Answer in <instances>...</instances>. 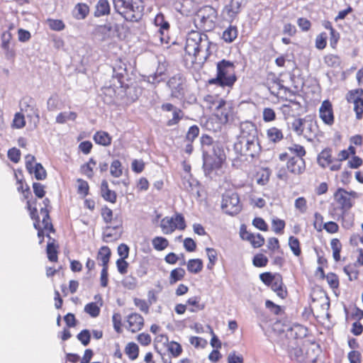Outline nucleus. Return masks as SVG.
<instances>
[{
	"label": "nucleus",
	"mask_w": 363,
	"mask_h": 363,
	"mask_svg": "<svg viewBox=\"0 0 363 363\" xmlns=\"http://www.w3.org/2000/svg\"><path fill=\"white\" fill-rule=\"evenodd\" d=\"M234 150L240 156L254 158L261 152L258 140L257 129L255 125L249 121L240 124V134L234 144Z\"/></svg>",
	"instance_id": "1"
},
{
	"label": "nucleus",
	"mask_w": 363,
	"mask_h": 363,
	"mask_svg": "<svg viewBox=\"0 0 363 363\" xmlns=\"http://www.w3.org/2000/svg\"><path fill=\"white\" fill-rule=\"evenodd\" d=\"M211 45L207 35L192 30L187 35L184 50L187 55L193 57L192 62L202 64L211 55Z\"/></svg>",
	"instance_id": "2"
},
{
	"label": "nucleus",
	"mask_w": 363,
	"mask_h": 363,
	"mask_svg": "<svg viewBox=\"0 0 363 363\" xmlns=\"http://www.w3.org/2000/svg\"><path fill=\"white\" fill-rule=\"evenodd\" d=\"M285 328H283L281 322H276L273 325L272 330L274 333L279 332L277 337L274 341L288 352L298 346V333L301 330V328L298 325Z\"/></svg>",
	"instance_id": "3"
},
{
	"label": "nucleus",
	"mask_w": 363,
	"mask_h": 363,
	"mask_svg": "<svg viewBox=\"0 0 363 363\" xmlns=\"http://www.w3.org/2000/svg\"><path fill=\"white\" fill-rule=\"evenodd\" d=\"M236 81L234 64L228 60H223L217 63V76L209 81L210 84L220 86H232Z\"/></svg>",
	"instance_id": "4"
},
{
	"label": "nucleus",
	"mask_w": 363,
	"mask_h": 363,
	"mask_svg": "<svg viewBox=\"0 0 363 363\" xmlns=\"http://www.w3.org/2000/svg\"><path fill=\"white\" fill-rule=\"evenodd\" d=\"M115 10L130 21H138L142 16L143 8L132 0H113Z\"/></svg>",
	"instance_id": "5"
},
{
	"label": "nucleus",
	"mask_w": 363,
	"mask_h": 363,
	"mask_svg": "<svg viewBox=\"0 0 363 363\" xmlns=\"http://www.w3.org/2000/svg\"><path fill=\"white\" fill-rule=\"evenodd\" d=\"M218 11L211 6H204L197 11L195 22L206 30H212L216 23Z\"/></svg>",
	"instance_id": "6"
},
{
	"label": "nucleus",
	"mask_w": 363,
	"mask_h": 363,
	"mask_svg": "<svg viewBox=\"0 0 363 363\" xmlns=\"http://www.w3.org/2000/svg\"><path fill=\"white\" fill-rule=\"evenodd\" d=\"M203 167L205 170L211 171L213 169H219L222 163L225 160V154L223 146L218 142L211 147L208 157H204Z\"/></svg>",
	"instance_id": "7"
},
{
	"label": "nucleus",
	"mask_w": 363,
	"mask_h": 363,
	"mask_svg": "<svg viewBox=\"0 0 363 363\" xmlns=\"http://www.w3.org/2000/svg\"><path fill=\"white\" fill-rule=\"evenodd\" d=\"M221 208L230 216L238 214L242 208L238 194L231 191H226L223 195Z\"/></svg>",
	"instance_id": "8"
},
{
	"label": "nucleus",
	"mask_w": 363,
	"mask_h": 363,
	"mask_svg": "<svg viewBox=\"0 0 363 363\" xmlns=\"http://www.w3.org/2000/svg\"><path fill=\"white\" fill-rule=\"evenodd\" d=\"M160 227L164 234H171L177 228L184 230L186 227L184 218L180 213H176L174 217L166 216L162 219Z\"/></svg>",
	"instance_id": "9"
},
{
	"label": "nucleus",
	"mask_w": 363,
	"mask_h": 363,
	"mask_svg": "<svg viewBox=\"0 0 363 363\" xmlns=\"http://www.w3.org/2000/svg\"><path fill=\"white\" fill-rule=\"evenodd\" d=\"M185 78L181 74L172 77L167 83L171 90V96L174 98L182 97L184 94Z\"/></svg>",
	"instance_id": "10"
},
{
	"label": "nucleus",
	"mask_w": 363,
	"mask_h": 363,
	"mask_svg": "<svg viewBox=\"0 0 363 363\" xmlns=\"http://www.w3.org/2000/svg\"><path fill=\"white\" fill-rule=\"evenodd\" d=\"M363 89H359L350 91L347 96L348 102L354 104V111L356 113V118L362 119L363 113Z\"/></svg>",
	"instance_id": "11"
},
{
	"label": "nucleus",
	"mask_w": 363,
	"mask_h": 363,
	"mask_svg": "<svg viewBox=\"0 0 363 363\" xmlns=\"http://www.w3.org/2000/svg\"><path fill=\"white\" fill-rule=\"evenodd\" d=\"M161 109L163 111H172V118L167 122V126H173L179 123V122L184 117V112L178 107L174 106L170 103H165L161 106Z\"/></svg>",
	"instance_id": "12"
},
{
	"label": "nucleus",
	"mask_w": 363,
	"mask_h": 363,
	"mask_svg": "<svg viewBox=\"0 0 363 363\" xmlns=\"http://www.w3.org/2000/svg\"><path fill=\"white\" fill-rule=\"evenodd\" d=\"M319 116L325 124L332 125L333 123L334 116L333 108L329 101L325 100L322 103L319 108Z\"/></svg>",
	"instance_id": "13"
},
{
	"label": "nucleus",
	"mask_w": 363,
	"mask_h": 363,
	"mask_svg": "<svg viewBox=\"0 0 363 363\" xmlns=\"http://www.w3.org/2000/svg\"><path fill=\"white\" fill-rule=\"evenodd\" d=\"M287 169L294 174H302L306 169L305 161L301 157H292L286 164Z\"/></svg>",
	"instance_id": "14"
},
{
	"label": "nucleus",
	"mask_w": 363,
	"mask_h": 363,
	"mask_svg": "<svg viewBox=\"0 0 363 363\" xmlns=\"http://www.w3.org/2000/svg\"><path fill=\"white\" fill-rule=\"evenodd\" d=\"M242 0H231L229 4L224 7L223 13L232 21L241 11Z\"/></svg>",
	"instance_id": "15"
},
{
	"label": "nucleus",
	"mask_w": 363,
	"mask_h": 363,
	"mask_svg": "<svg viewBox=\"0 0 363 363\" xmlns=\"http://www.w3.org/2000/svg\"><path fill=\"white\" fill-rule=\"evenodd\" d=\"M128 329L132 333H135L141 330L144 324V319L142 315L134 313L128 316Z\"/></svg>",
	"instance_id": "16"
},
{
	"label": "nucleus",
	"mask_w": 363,
	"mask_h": 363,
	"mask_svg": "<svg viewBox=\"0 0 363 363\" xmlns=\"http://www.w3.org/2000/svg\"><path fill=\"white\" fill-rule=\"evenodd\" d=\"M204 103L208 109L214 111H220L225 106V101L218 96H206L204 98Z\"/></svg>",
	"instance_id": "17"
},
{
	"label": "nucleus",
	"mask_w": 363,
	"mask_h": 363,
	"mask_svg": "<svg viewBox=\"0 0 363 363\" xmlns=\"http://www.w3.org/2000/svg\"><path fill=\"white\" fill-rule=\"evenodd\" d=\"M122 231L119 226H106L103 232V240L106 242L117 240L121 236Z\"/></svg>",
	"instance_id": "18"
},
{
	"label": "nucleus",
	"mask_w": 363,
	"mask_h": 363,
	"mask_svg": "<svg viewBox=\"0 0 363 363\" xmlns=\"http://www.w3.org/2000/svg\"><path fill=\"white\" fill-rule=\"evenodd\" d=\"M11 34L8 31L3 33L1 35V48L5 51L7 58H12L15 56V52L11 47Z\"/></svg>",
	"instance_id": "19"
},
{
	"label": "nucleus",
	"mask_w": 363,
	"mask_h": 363,
	"mask_svg": "<svg viewBox=\"0 0 363 363\" xmlns=\"http://www.w3.org/2000/svg\"><path fill=\"white\" fill-rule=\"evenodd\" d=\"M337 201L342 206V208L348 209L352 207V203L349 194L342 189H339L335 194Z\"/></svg>",
	"instance_id": "20"
},
{
	"label": "nucleus",
	"mask_w": 363,
	"mask_h": 363,
	"mask_svg": "<svg viewBox=\"0 0 363 363\" xmlns=\"http://www.w3.org/2000/svg\"><path fill=\"white\" fill-rule=\"evenodd\" d=\"M272 289L277 293V296L284 298L286 295V291L284 289L282 277L280 274L274 275V279L270 284Z\"/></svg>",
	"instance_id": "21"
},
{
	"label": "nucleus",
	"mask_w": 363,
	"mask_h": 363,
	"mask_svg": "<svg viewBox=\"0 0 363 363\" xmlns=\"http://www.w3.org/2000/svg\"><path fill=\"white\" fill-rule=\"evenodd\" d=\"M201 150L203 152V158L206 156L208 157L211 147L216 144V142L213 141V138L208 135H203L200 138Z\"/></svg>",
	"instance_id": "22"
},
{
	"label": "nucleus",
	"mask_w": 363,
	"mask_h": 363,
	"mask_svg": "<svg viewBox=\"0 0 363 363\" xmlns=\"http://www.w3.org/2000/svg\"><path fill=\"white\" fill-rule=\"evenodd\" d=\"M317 160L318 163L322 167L325 168L326 167H330V165L333 162L331 155V150L328 148L323 150L318 155Z\"/></svg>",
	"instance_id": "23"
},
{
	"label": "nucleus",
	"mask_w": 363,
	"mask_h": 363,
	"mask_svg": "<svg viewBox=\"0 0 363 363\" xmlns=\"http://www.w3.org/2000/svg\"><path fill=\"white\" fill-rule=\"evenodd\" d=\"M167 66L164 63L160 64L155 73L148 77V82L152 84H157L164 79L163 76L165 75Z\"/></svg>",
	"instance_id": "24"
},
{
	"label": "nucleus",
	"mask_w": 363,
	"mask_h": 363,
	"mask_svg": "<svg viewBox=\"0 0 363 363\" xmlns=\"http://www.w3.org/2000/svg\"><path fill=\"white\" fill-rule=\"evenodd\" d=\"M101 192L102 197L111 203H114L116 201V194L115 191L108 189V182L106 180L102 181L101 185Z\"/></svg>",
	"instance_id": "25"
},
{
	"label": "nucleus",
	"mask_w": 363,
	"mask_h": 363,
	"mask_svg": "<svg viewBox=\"0 0 363 363\" xmlns=\"http://www.w3.org/2000/svg\"><path fill=\"white\" fill-rule=\"evenodd\" d=\"M89 13V8L86 4L78 3L73 10V16L77 20L84 19Z\"/></svg>",
	"instance_id": "26"
},
{
	"label": "nucleus",
	"mask_w": 363,
	"mask_h": 363,
	"mask_svg": "<svg viewBox=\"0 0 363 363\" xmlns=\"http://www.w3.org/2000/svg\"><path fill=\"white\" fill-rule=\"evenodd\" d=\"M94 140L99 145L108 146L111 144L112 138L108 133L101 130L94 134Z\"/></svg>",
	"instance_id": "27"
},
{
	"label": "nucleus",
	"mask_w": 363,
	"mask_h": 363,
	"mask_svg": "<svg viewBox=\"0 0 363 363\" xmlns=\"http://www.w3.org/2000/svg\"><path fill=\"white\" fill-rule=\"evenodd\" d=\"M110 12V5L108 0H99L96 6L95 16H101L108 14Z\"/></svg>",
	"instance_id": "28"
},
{
	"label": "nucleus",
	"mask_w": 363,
	"mask_h": 363,
	"mask_svg": "<svg viewBox=\"0 0 363 363\" xmlns=\"http://www.w3.org/2000/svg\"><path fill=\"white\" fill-rule=\"evenodd\" d=\"M238 36V29L236 26H230L226 28L222 35V38L226 43H232Z\"/></svg>",
	"instance_id": "29"
},
{
	"label": "nucleus",
	"mask_w": 363,
	"mask_h": 363,
	"mask_svg": "<svg viewBox=\"0 0 363 363\" xmlns=\"http://www.w3.org/2000/svg\"><path fill=\"white\" fill-rule=\"evenodd\" d=\"M110 257L111 250L109 247L107 246L101 247L98 252L97 259L101 261L103 267H108Z\"/></svg>",
	"instance_id": "30"
},
{
	"label": "nucleus",
	"mask_w": 363,
	"mask_h": 363,
	"mask_svg": "<svg viewBox=\"0 0 363 363\" xmlns=\"http://www.w3.org/2000/svg\"><path fill=\"white\" fill-rule=\"evenodd\" d=\"M267 136L269 140L273 143H277L283 139V133L281 130L276 127H272L267 130Z\"/></svg>",
	"instance_id": "31"
},
{
	"label": "nucleus",
	"mask_w": 363,
	"mask_h": 363,
	"mask_svg": "<svg viewBox=\"0 0 363 363\" xmlns=\"http://www.w3.org/2000/svg\"><path fill=\"white\" fill-rule=\"evenodd\" d=\"M40 214L43 216V225L44 229L49 230L50 232H54L53 226L50 222V218L49 216V211L46 208H42L40 209Z\"/></svg>",
	"instance_id": "32"
},
{
	"label": "nucleus",
	"mask_w": 363,
	"mask_h": 363,
	"mask_svg": "<svg viewBox=\"0 0 363 363\" xmlns=\"http://www.w3.org/2000/svg\"><path fill=\"white\" fill-rule=\"evenodd\" d=\"M77 114L75 112H62L60 113L56 117V122L57 123H65L67 121H74L77 118Z\"/></svg>",
	"instance_id": "33"
},
{
	"label": "nucleus",
	"mask_w": 363,
	"mask_h": 363,
	"mask_svg": "<svg viewBox=\"0 0 363 363\" xmlns=\"http://www.w3.org/2000/svg\"><path fill=\"white\" fill-rule=\"evenodd\" d=\"M216 115L219 118L222 123H227L231 115V109L228 104L225 102V106L220 111H215Z\"/></svg>",
	"instance_id": "34"
},
{
	"label": "nucleus",
	"mask_w": 363,
	"mask_h": 363,
	"mask_svg": "<svg viewBox=\"0 0 363 363\" xmlns=\"http://www.w3.org/2000/svg\"><path fill=\"white\" fill-rule=\"evenodd\" d=\"M289 355L292 360H295L298 363L304 362V356L303 351L298 346L288 351Z\"/></svg>",
	"instance_id": "35"
},
{
	"label": "nucleus",
	"mask_w": 363,
	"mask_h": 363,
	"mask_svg": "<svg viewBox=\"0 0 363 363\" xmlns=\"http://www.w3.org/2000/svg\"><path fill=\"white\" fill-rule=\"evenodd\" d=\"M183 187L192 194H196L197 196H200L199 187L196 182H191L189 179H184L182 182Z\"/></svg>",
	"instance_id": "36"
},
{
	"label": "nucleus",
	"mask_w": 363,
	"mask_h": 363,
	"mask_svg": "<svg viewBox=\"0 0 363 363\" xmlns=\"http://www.w3.org/2000/svg\"><path fill=\"white\" fill-rule=\"evenodd\" d=\"M203 267V262L199 259H190L187 264L188 270L194 274L199 273L201 271Z\"/></svg>",
	"instance_id": "37"
},
{
	"label": "nucleus",
	"mask_w": 363,
	"mask_h": 363,
	"mask_svg": "<svg viewBox=\"0 0 363 363\" xmlns=\"http://www.w3.org/2000/svg\"><path fill=\"white\" fill-rule=\"evenodd\" d=\"M306 123V121L305 119L296 118L291 123V128L298 135H302L304 133Z\"/></svg>",
	"instance_id": "38"
},
{
	"label": "nucleus",
	"mask_w": 363,
	"mask_h": 363,
	"mask_svg": "<svg viewBox=\"0 0 363 363\" xmlns=\"http://www.w3.org/2000/svg\"><path fill=\"white\" fill-rule=\"evenodd\" d=\"M330 245L333 250V258L336 262H338L340 259L342 245L338 239L334 238L331 240Z\"/></svg>",
	"instance_id": "39"
},
{
	"label": "nucleus",
	"mask_w": 363,
	"mask_h": 363,
	"mask_svg": "<svg viewBox=\"0 0 363 363\" xmlns=\"http://www.w3.org/2000/svg\"><path fill=\"white\" fill-rule=\"evenodd\" d=\"M57 246L55 244V240L52 242H48L47 245L48 258L51 262H57Z\"/></svg>",
	"instance_id": "40"
},
{
	"label": "nucleus",
	"mask_w": 363,
	"mask_h": 363,
	"mask_svg": "<svg viewBox=\"0 0 363 363\" xmlns=\"http://www.w3.org/2000/svg\"><path fill=\"white\" fill-rule=\"evenodd\" d=\"M185 275V271L182 268H177L173 269L170 273L169 283L175 284L177 281L182 280Z\"/></svg>",
	"instance_id": "41"
},
{
	"label": "nucleus",
	"mask_w": 363,
	"mask_h": 363,
	"mask_svg": "<svg viewBox=\"0 0 363 363\" xmlns=\"http://www.w3.org/2000/svg\"><path fill=\"white\" fill-rule=\"evenodd\" d=\"M154 248L158 251L164 250L169 245L168 240L162 237H155L152 241Z\"/></svg>",
	"instance_id": "42"
},
{
	"label": "nucleus",
	"mask_w": 363,
	"mask_h": 363,
	"mask_svg": "<svg viewBox=\"0 0 363 363\" xmlns=\"http://www.w3.org/2000/svg\"><path fill=\"white\" fill-rule=\"evenodd\" d=\"M125 353L132 360L135 359L139 353L138 346L134 342H130L125 347Z\"/></svg>",
	"instance_id": "43"
},
{
	"label": "nucleus",
	"mask_w": 363,
	"mask_h": 363,
	"mask_svg": "<svg viewBox=\"0 0 363 363\" xmlns=\"http://www.w3.org/2000/svg\"><path fill=\"white\" fill-rule=\"evenodd\" d=\"M155 23L157 26H160L159 32L161 35H164V30H167L169 28V23L164 20V16L162 14L156 16Z\"/></svg>",
	"instance_id": "44"
},
{
	"label": "nucleus",
	"mask_w": 363,
	"mask_h": 363,
	"mask_svg": "<svg viewBox=\"0 0 363 363\" xmlns=\"http://www.w3.org/2000/svg\"><path fill=\"white\" fill-rule=\"evenodd\" d=\"M33 174L38 180H43L47 177V173L40 163H36L33 169Z\"/></svg>",
	"instance_id": "45"
},
{
	"label": "nucleus",
	"mask_w": 363,
	"mask_h": 363,
	"mask_svg": "<svg viewBox=\"0 0 363 363\" xmlns=\"http://www.w3.org/2000/svg\"><path fill=\"white\" fill-rule=\"evenodd\" d=\"M344 272L348 276L350 281L356 280L358 278V270L355 265H347L343 269Z\"/></svg>",
	"instance_id": "46"
},
{
	"label": "nucleus",
	"mask_w": 363,
	"mask_h": 363,
	"mask_svg": "<svg viewBox=\"0 0 363 363\" xmlns=\"http://www.w3.org/2000/svg\"><path fill=\"white\" fill-rule=\"evenodd\" d=\"M290 249L296 256H299L301 253L300 242L298 238L291 236L289 239Z\"/></svg>",
	"instance_id": "47"
},
{
	"label": "nucleus",
	"mask_w": 363,
	"mask_h": 363,
	"mask_svg": "<svg viewBox=\"0 0 363 363\" xmlns=\"http://www.w3.org/2000/svg\"><path fill=\"white\" fill-rule=\"evenodd\" d=\"M111 174L114 177H119L123 174L122 165L119 160H113L111 164Z\"/></svg>",
	"instance_id": "48"
},
{
	"label": "nucleus",
	"mask_w": 363,
	"mask_h": 363,
	"mask_svg": "<svg viewBox=\"0 0 363 363\" xmlns=\"http://www.w3.org/2000/svg\"><path fill=\"white\" fill-rule=\"evenodd\" d=\"M324 62L330 67H337L340 65V59L334 55H328L324 57Z\"/></svg>",
	"instance_id": "49"
},
{
	"label": "nucleus",
	"mask_w": 363,
	"mask_h": 363,
	"mask_svg": "<svg viewBox=\"0 0 363 363\" xmlns=\"http://www.w3.org/2000/svg\"><path fill=\"white\" fill-rule=\"evenodd\" d=\"M84 311L91 317L96 318L99 315L100 308L96 303L91 302L86 304L84 307Z\"/></svg>",
	"instance_id": "50"
},
{
	"label": "nucleus",
	"mask_w": 363,
	"mask_h": 363,
	"mask_svg": "<svg viewBox=\"0 0 363 363\" xmlns=\"http://www.w3.org/2000/svg\"><path fill=\"white\" fill-rule=\"evenodd\" d=\"M168 351L173 357H177L182 352V346L177 342L172 341L168 345Z\"/></svg>",
	"instance_id": "51"
},
{
	"label": "nucleus",
	"mask_w": 363,
	"mask_h": 363,
	"mask_svg": "<svg viewBox=\"0 0 363 363\" xmlns=\"http://www.w3.org/2000/svg\"><path fill=\"white\" fill-rule=\"evenodd\" d=\"M199 128L197 125L191 126L186 135V141L192 143L199 135Z\"/></svg>",
	"instance_id": "52"
},
{
	"label": "nucleus",
	"mask_w": 363,
	"mask_h": 363,
	"mask_svg": "<svg viewBox=\"0 0 363 363\" xmlns=\"http://www.w3.org/2000/svg\"><path fill=\"white\" fill-rule=\"evenodd\" d=\"M206 250L209 260L207 267L208 269H211L217 260V252L215 249L211 247H207Z\"/></svg>",
	"instance_id": "53"
},
{
	"label": "nucleus",
	"mask_w": 363,
	"mask_h": 363,
	"mask_svg": "<svg viewBox=\"0 0 363 363\" xmlns=\"http://www.w3.org/2000/svg\"><path fill=\"white\" fill-rule=\"evenodd\" d=\"M48 26L53 30H62L65 26L62 21L58 19H49L48 21Z\"/></svg>",
	"instance_id": "54"
},
{
	"label": "nucleus",
	"mask_w": 363,
	"mask_h": 363,
	"mask_svg": "<svg viewBox=\"0 0 363 363\" xmlns=\"http://www.w3.org/2000/svg\"><path fill=\"white\" fill-rule=\"evenodd\" d=\"M268 263V259L262 254H257L253 258V264L255 267H265Z\"/></svg>",
	"instance_id": "55"
},
{
	"label": "nucleus",
	"mask_w": 363,
	"mask_h": 363,
	"mask_svg": "<svg viewBox=\"0 0 363 363\" xmlns=\"http://www.w3.org/2000/svg\"><path fill=\"white\" fill-rule=\"evenodd\" d=\"M294 206L295 208L301 213H304L307 211V201L304 197H298L296 199Z\"/></svg>",
	"instance_id": "56"
},
{
	"label": "nucleus",
	"mask_w": 363,
	"mask_h": 363,
	"mask_svg": "<svg viewBox=\"0 0 363 363\" xmlns=\"http://www.w3.org/2000/svg\"><path fill=\"white\" fill-rule=\"evenodd\" d=\"M90 333L89 330L85 329L82 330L78 335H77V339L82 342V344L84 346H86L89 345L90 342Z\"/></svg>",
	"instance_id": "57"
},
{
	"label": "nucleus",
	"mask_w": 363,
	"mask_h": 363,
	"mask_svg": "<svg viewBox=\"0 0 363 363\" xmlns=\"http://www.w3.org/2000/svg\"><path fill=\"white\" fill-rule=\"evenodd\" d=\"M13 125L16 128H22L26 125L24 116L21 113H17L14 116Z\"/></svg>",
	"instance_id": "58"
},
{
	"label": "nucleus",
	"mask_w": 363,
	"mask_h": 363,
	"mask_svg": "<svg viewBox=\"0 0 363 363\" xmlns=\"http://www.w3.org/2000/svg\"><path fill=\"white\" fill-rule=\"evenodd\" d=\"M77 183H78V189H77L78 194H82L83 196H86L88 194V191H89L88 183L82 179H78Z\"/></svg>",
	"instance_id": "59"
},
{
	"label": "nucleus",
	"mask_w": 363,
	"mask_h": 363,
	"mask_svg": "<svg viewBox=\"0 0 363 363\" xmlns=\"http://www.w3.org/2000/svg\"><path fill=\"white\" fill-rule=\"evenodd\" d=\"M314 218H315L314 221H313V226H314V228L318 232L322 231L323 229V226H324L323 216L320 213L316 212L314 214Z\"/></svg>",
	"instance_id": "60"
},
{
	"label": "nucleus",
	"mask_w": 363,
	"mask_h": 363,
	"mask_svg": "<svg viewBox=\"0 0 363 363\" xmlns=\"http://www.w3.org/2000/svg\"><path fill=\"white\" fill-rule=\"evenodd\" d=\"M328 284L333 289H336L339 286V280L337 276L334 273H329L325 276Z\"/></svg>",
	"instance_id": "61"
},
{
	"label": "nucleus",
	"mask_w": 363,
	"mask_h": 363,
	"mask_svg": "<svg viewBox=\"0 0 363 363\" xmlns=\"http://www.w3.org/2000/svg\"><path fill=\"white\" fill-rule=\"evenodd\" d=\"M8 157L14 163L19 162L21 159V152L18 149L13 147L8 151Z\"/></svg>",
	"instance_id": "62"
},
{
	"label": "nucleus",
	"mask_w": 363,
	"mask_h": 363,
	"mask_svg": "<svg viewBox=\"0 0 363 363\" xmlns=\"http://www.w3.org/2000/svg\"><path fill=\"white\" fill-rule=\"evenodd\" d=\"M289 150L291 153L296 155V157H301V158L306 155L304 147L300 145L294 144L289 147Z\"/></svg>",
	"instance_id": "63"
},
{
	"label": "nucleus",
	"mask_w": 363,
	"mask_h": 363,
	"mask_svg": "<svg viewBox=\"0 0 363 363\" xmlns=\"http://www.w3.org/2000/svg\"><path fill=\"white\" fill-rule=\"evenodd\" d=\"M254 247H259L264 243V239L263 236L259 233L254 234V236L249 241Z\"/></svg>",
	"instance_id": "64"
}]
</instances>
